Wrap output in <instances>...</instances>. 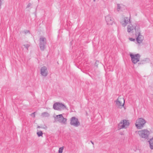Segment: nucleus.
<instances>
[{"label": "nucleus", "mask_w": 153, "mask_h": 153, "mask_svg": "<svg viewBox=\"0 0 153 153\" xmlns=\"http://www.w3.org/2000/svg\"><path fill=\"white\" fill-rule=\"evenodd\" d=\"M136 24H134L133 25L131 24H130L127 26V31L128 33H132L134 32V30H135V38H141L143 36L141 35L140 29H137L136 30Z\"/></svg>", "instance_id": "nucleus-1"}, {"label": "nucleus", "mask_w": 153, "mask_h": 153, "mask_svg": "<svg viewBox=\"0 0 153 153\" xmlns=\"http://www.w3.org/2000/svg\"><path fill=\"white\" fill-rule=\"evenodd\" d=\"M136 133L139 135L140 137L145 139H148L150 134V131L146 129L136 131Z\"/></svg>", "instance_id": "nucleus-2"}, {"label": "nucleus", "mask_w": 153, "mask_h": 153, "mask_svg": "<svg viewBox=\"0 0 153 153\" xmlns=\"http://www.w3.org/2000/svg\"><path fill=\"white\" fill-rule=\"evenodd\" d=\"M146 121L143 118H138L136 120L135 126L138 129H141L144 126Z\"/></svg>", "instance_id": "nucleus-3"}, {"label": "nucleus", "mask_w": 153, "mask_h": 153, "mask_svg": "<svg viewBox=\"0 0 153 153\" xmlns=\"http://www.w3.org/2000/svg\"><path fill=\"white\" fill-rule=\"evenodd\" d=\"M129 125V123L128 120H122L118 125V130L126 128Z\"/></svg>", "instance_id": "nucleus-4"}, {"label": "nucleus", "mask_w": 153, "mask_h": 153, "mask_svg": "<svg viewBox=\"0 0 153 153\" xmlns=\"http://www.w3.org/2000/svg\"><path fill=\"white\" fill-rule=\"evenodd\" d=\"M54 109L57 110H62L65 109H67L66 107L62 103L56 102L55 103L53 106Z\"/></svg>", "instance_id": "nucleus-5"}, {"label": "nucleus", "mask_w": 153, "mask_h": 153, "mask_svg": "<svg viewBox=\"0 0 153 153\" xmlns=\"http://www.w3.org/2000/svg\"><path fill=\"white\" fill-rule=\"evenodd\" d=\"M117 105L118 108H121L123 107H124L125 104V100L124 98L121 96H120L118 98L116 101Z\"/></svg>", "instance_id": "nucleus-6"}, {"label": "nucleus", "mask_w": 153, "mask_h": 153, "mask_svg": "<svg viewBox=\"0 0 153 153\" xmlns=\"http://www.w3.org/2000/svg\"><path fill=\"white\" fill-rule=\"evenodd\" d=\"M55 121L65 124L66 123L67 119L64 118L62 114L57 115L54 117Z\"/></svg>", "instance_id": "nucleus-7"}, {"label": "nucleus", "mask_w": 153, "mask_h": 153, "mask_svg": "<svg viewBox=\"0 0 153 153\" xmlns=\"http://www.w3.org/2000/svg\"><path fill=\"white\" fill-rule=\"evenodd\" d=\"M130 55L131 58V61L133 63L136 64L140 61L141 56L139 54H132L131 53Z\"/></svg>", "instance_id": "nucleus-8"}, {"label": "nucleus", "mask_w": 153, "mask_h": 153, "mask_svg": "<svg viewBox=\"0 0 153 153\" xmlns=\"http://www.w3.org/2000/svg\"><path fill=\"white\" fill-rule=\"evenodd\" d=\"M70 124L75 127H78L80 125V123L78 119L73 117L71 119Z\"/></svg>", "instance_id": "nucleus-9"}, {"label": "nucleus", "mask_w": 153, "mask_h": 153, "mask_svg": "<svg viewBox=\"0 0 153 153\" xmlns=\"http://www.w3.org/2000/svg\"><path fill=\"white\" fill-rule=\"evenodd\" d=\"M46 39H39V47L40 50L43 51L45 48V45L46 44Z\"/></svg>", "instance_id": "nucleus-10"}, {"label": "nucleus", "mask_w": 153, "mask_h": 153, "mask_svg": "<svg viewBox=\"0 0 153 153\" xmlns=\"http://www.w3.org/2000/svg\"><path fill=\"white\" fill-rule=\"evenodd\" d=\"M105 20L108 25H112L114 22V19L109 15L105 17Z\"/></svg>", "instance_id": "nucleus-11"}, {"label": "nucleus", "mask_w": 153, "mask_h": 153, "mask_svg": "<svg viewBox=\"0 0 153 153\" xmlns=\"http://www.w3.org/2000/svg\"><path fill=\"white\" fill-rule=\"evenodd\" d=\"M40 72L41 75L44 76H46L48 74L47 69L46 67H42L40 70Z\"/></svg>", "instance_id": "nucleus-12"}, {"label": "nucleus", "mask_w": 153, "mask_h": 153, "mask_svg": "<svg viewBox=\"0 0 153 153\" xmlns=\"http://www.w3.org/2000/svg\"><path fill=\"white\" fill-rule=\"evenodd\" d=\"M129 39L131 41H135L136 39V42H135L138 45H140L143 41L142 39Z\"/></svg>", "instance_id": "nucleus-13"}, {"label": "nucleus", "mask_w": 153, "mask_h": 153, "mask_svg": "<svg viewBox=\"0 0 153 153\" xmlns=\"http://www.w3.org/2000/svg\"><path fill=\"white\" fill-rule=\"evenodd\" d=\"M128 22L130 23V19L127 17H125L124 20V22L122 24V25L124 27L125 26L128 24Z\"/></svg>", "instance_id": "nucleus-14"}, {"label": "nucleus", "mask_w": 153, "mask_h": 153, "mask_svg": "<svg viewBox=\"0 0 153 153\" xmlns=\"http://www.w3.org/2000/svg\"><path fill=\"white\" fill-rule=\"evenodd\" d=\"M149 142L150 149H153V138L151 139Z\"/></svg>", "instance_id": "nucleus-15"}, {"label": "nucleus", "mask_w": 153, "mask_h": 153, "mask_svg": "<svg viewBox=\"0 0 153 153\" xmlns=\"http://www.w3.org/2000/svg\"><path fill=\"white\" fill-rule=\"evenodd\" d=\"M50 116L49 114L47 112H43L42 113L41 116L43 117H48Z\"/></svg>", "instance_id": "nucleus-16"}, {"label": "nucleus", "mask_w": 153, "mask_h": 153, "mask_svg": "<svg viewBox=\"0 0 153 153\" xmlns=\"http://www.w3.org/2000/svg\"><path fill=\"white\" fill-rule=\"evenodd\" d=\"M148 59H145L140 61V62L138 63L139 65L145 64L146 63L147 60Z\"/></svg>", "instance_id": "nucleus-17"}, {"label": "nucleus", "mask_w": 153, "mask_h": 153, "mask_svg": "<svg viewBox=\"0 0 153 153\" xmlns=\"http://www.w3.org/2000/svg\"><path fill=\"white\" fill-rule=\"evenodd\" d=\"M37 134L38 137H39L41 136H42L43 133L41 131H39V132H37Z\"/></svg>", "instance_id": "nucleus-18"}, {"label": "nucleus", "mask_w": 153, "mask_h": 153, "mask_svg": "<svg viewBox=\"0 0 153 153\" xmlns=\"http://www.w3.org/2000/svg\"><path fill=\"white\" fill-rule=\"evenodd\" d=\"M122 4H117V10L118 11H119L121 9V7Z\"/></svg>", "instance_id": "nucleus-19"}, {"label": "nucleus", "mask_w": 153, "mask_h": 153, "mask_svg": "<svg viewBox=\"0 0 153 153\" xmlns=\"http://www.w3.org/2000/svg\"><path fill=\"white\" fill-rule=\"evenodd\" d=\"M63 149V147H60L59 148L58 153H62Z\"/></svg>", "instance_id": "nucleus-20"}, {"label": "nucleus", "mask_w": 153, "mask_h": 153, "mask_svg": "<svg viewBox=\"0 0 153 153\" xmlns=\"http://www.w3.org/2000/svg\"><path fill=\"white\" fill-rule=\"evenodd\" d=\"M23 32L25 34L30 33L29 30H25Z\"/></svg>", "instance_id": "nucleus-21"}, {"label": "nucleus", "mask_w": 153, "mask_h": 153, "mask_svg": "<svg viewBox=\"0 0 153 153\" xmlns=\"http://www.w3.org/2000/svg\"><path fill=\"white\" fill-rule=\"evenodd\" d=\"M24 46L25 47V48L27 50H28L29 47L30 46L29 44H26L24 45Z\"/></svg>", "instance_id": "nucleus-22"}, {"label": "nucleus", "mask_w": 153, "mask_h": 153, "mask_svg": "<svg viewBox=\"0 0 153 153\" xmlns=\"http://www.w3.org/2000/svg\"><path fill=\"white\" fill-rule=\"evenodd\" d=\"M99 62L98 61H96L95 63V66L97 67Z\"/></svg>", "instance_id": "nucleus-23"}, {"label": "nucleus", "mask_w": 153, "mask_h": 153, "mask_svg": "<svg viewBox=\"0 0 153 153\" xmlns=\"http://www.w3.org/2000/svg\"><path fill=\"white\" fill-rule=\"evenodd\" d=\"M31 5V4L30 3H29L27 5V8H29Z\"/></svg>", "instance_id": "nucleus-24"}, {"label": "nucleus", "mask_w": 153, "mask_h": 153, "mask_svg": "<svg viewBox=\"0 0 153 153\" xmlns=\"http://www.w3.org/2000/svg\"><path fill=\"white\" fill-rule=\"evenodd\" d=\"M34 114H35V112L31 114L30 115H31V116H32L33 115V117H35V115Z\"/></svg>", "instance_id": "nucleus-25"}, {"label": "nucleus", "mask_w": 153, "mask_h": 153, "mask_svg": "<svg viewBox=\"0 0 153 153\" xmlns=\"http://www.w3.org/2000/svg\"><path fill=\"white\" fill-rule=\"evenodd\" d=\"M91 143H92V144L93 145H94V143L93 142H92V141H91Z\"/></svg>", "instance_id": "nucleus-26"}, {"label": "nucleus", "mask_w": 153, "mask_h": 153, "mask_svg": "<svg viewBox=\"0 0 153 153\" xmlns=\"http://www.w3.org/2000/svg\"><path fill=\"white\" fill-rule=\"evenodd\" d=\"M37 128H42V127H40L39 126H37Z\"/></svg>", "instance_id": "nucleus-27"}, {"label": "nucleus", "mask_w": 153, "mask_h": 153, "mask_svg": "<svg viewBox=\"0 0 153 153\" xmlns=\"http://www.w3.org/2000/svg\"><path fill=\"white\" fill-rule=\"evenodd\" d=\"M44 128L45 129H46L47 128V126H45V128Z\"/></svg>", "instance_id": "nucleus-28"}, {"label": "nucleus", "mask_w": 153, "mask_h": 153, "mask_svg": "<svg viewBox=\"0 0 153 153\" xmlns=\"http://www.w3.org/2000/svg\"><path fill=\"white\" fill-rule=\"evenodd\" d=\"M93 1H94V2H95V1L96 0H93Z\"/></svg>", "instance_id": "nucleus-29"}, {"label": "nucleus", "mask_w": 153, "mask_h": 153, "mask_svg": "<svg viewBox=\"0 0 153 153\" xmlns=\"http://www.w3.org/2000/svg\"><path fill=\"white\" fill-rule=\"evenodd\" d=\"M40 39H41V38H41V37H40Z\"/></svg>", "instance_id": "nucleus-30"}, {"label": "nucleus", "mask_w": 153, "mask_h": 153, "mask_svg": "<svg viewBox=\"0 0 153 153\" xmlns=\"http://www.w3.org/2000/svg\"><path fill=\"white\" fill-rule=\"evenodd\" d=\"M129 38L131 39V38Z\"/></svg>", "instance_id": "nucleus-31"}, {"label": "nucleus", "mask_w": 153, "mask_h": 153, "mask_svg": "<svg viewBox=\"0 0 153 153\" xmlns=\"http://www.w3.org/2000/svg\"><path fill=\"white\" fill-rule=\"evenodd\" d=\"M2 0H0V1H1Z\"/></svg>", "instance_id": "nucleus-32"}]
</instances>
